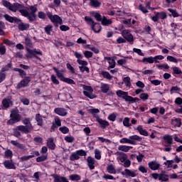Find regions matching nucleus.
Instances as JSON below:
<instances>
[{
  "label": "nucleus",
  "mask_w": 182,
  "mask_h": 182,
  "mask_svg": "<svg viewBox=\"0 0 182 182\" xmlns=\"http://www.w3.org/2000/svg\"><path fill=\"white\" fill-rule=\"evenodd\" d=\"M142 62L143 63H145V64H147V63H155V61H154V57L153 56H150V57H148V58H144L142 59Z\"/></svg>",
  "instance_id": "nucleus-35"
},
{
  "label": "nucleus",
  "mask_w": 182,
  "mask_h": 182,
  "mask_svg": "<svg viewBox=\"0 0 182 182\" xmlns=\"http://www.w3.org/2000/svg\"><path fill=\"white\" fill-rule=\"evenodd\" d=\"M100 22L103 26H109V25L113 23V21L111 18H107L106 16H103Z\"/></svg>",
  "instance_id": "nucleus-20"
},
{
  "label": "nucleus",
  "mask_w": 182,
  "mask_h": 182,
  "mask_svg": "<svg viewBox=\"0 0 182 182\" xmlns=\"http://www.w3.org/2000/svg\"><path fill=\"white\" fill-rule=\"evenodd\" d=\"M82 87L83 89V95L86 97H88V99H96V95L93 94V87L86 85H82Z\"/></svg>",
  "instance_id": "nucleus-5"
},
{
  "label": "nucleus",
  "mask_w": 182,
  "mask_h": 182,
  "mask_svg": "<svg viewBox=\"0 0 182 182\" xmlns=\"http://www.w3.org/2000/svg\"><path fill=\"white\" fill-rule=\"evenodd\" d=\"M116 93L118 97H122L123 99H124L125 102H129V103H136V102H139V100L137 97H133L129 95V92H127L119 90H117Z\"/></svg>",
  "instance_id": "nucleus-3"
},
{
  "label": "nucleus",
  "mask_w": 182,
  "mask_h": 182,
  "mask_svg": "<svg viewBox=\"0 0 182 182\" xmlns=\"http://www.w3.org/2000/svg\"><path fill=\"white\" fill-rule=\"evenodd\" d=\"M95 157L96 160H100L102 159V151L97 149H95Z\"/></svg>",
  "instance_id": "nucleus-48"
},
{
  "label": "nucleus",
  "mask_w": 182,
  "mask_h": 182,
  "mask_svg": "<svg viewBox=\"0 0 182 182\" xmlns=\"http://www.w3.org/2000/svg\"><path fill=\"white\" fill-rule=\"evenodd\" d=\"M4 18H5L6 21L11 22V23H14V22H16V18L12 17L8 14H5Z\"/></svg>",
  "instance_id": "nucleus-46"
},
{
  "label": "nucleus",
  "mask_w": 182,
  "mask_h": 182,
  "mask_svg": "<svg viewBox=\"0 0 182 182\" xmlns=\"http://www.w3.org/2000/svg\"><path fill=\"white\" fill-rule=\"evenodd\" d=\"M23 124L24 125H19L17 126L14 130L13 133L15 137H21L22 134H28V133H31L32 130H33V127L32 124H31V119L30 118H25L22 121Z\"/></svg>",
  "instance_id": "nucleus-2"
},
{
  "label": "nucleus",
  "mask_w": 182,
  "mask_h": 182,
  "mask_svg": "<svg viewBox=\"0 0 182 182\" xmlns=\"http://www.w3.org/2000/svg\"><path fill=\"white\" fill-rule=\"evenodd\" d=\"M130 144H136V141H141V137L138 135H132L129 136Z\"/></svg>",
  "instance_id": "nucleus-21"
},
{
  "label": "nucleus",
  "mask_w": 182,
  "mask_h": 182,
  "mask_svg": "<svg viewBox=\"0 0 182 182\" xmlns=\"http://www.w3.org/2000/svg\"><path fill=\"white\" fill-rule=\"evenodd\" d=\"M85 22H87V25H90L92 27V25H93L94 23H96V22H95L94 20H92V18L91 17L89 16H85Z\"/></svg>",
  "instance_id": "nucleus-45"
},
{
  "label": "nucleus",
  "mask_w": 182,
  "mask_h": 182,
  "mask_svg": "<svg viewBox=\"0 0 182 182\" xmlns=\"http://www.w3.org/2000/svg\"><path fill=\"white\" fill-rule=\"evenodd\" d=\"M36 120L38 126H43V117L40 114L36 115Z\"/></svg>",
  "instance_id": "nucleus-31"
},
{
  "label": "nucleus",
  "mask_w": 182,
  "mask_h": 182,
  "mask_svg": "<svg viewBox=\"0 0 182 182\" xmlns=\"http://www.w3.org/2000/svg\"><path fill=\"white\" fill-rule=\"evenodd\" d=\"M117 160H119L120 163H123L122 165L125 168L130 167V165L132 164L130 160L127 159V154L123 152H117Z\"/></svg>",
  "instance_id": "nucleus-4"
},
{
  "label": "nucleus",
  "mask_w": 182,
  "mask_h": 182,
  "mask_svg": "<svg viewBox=\"0 0 182 182\" xmlns=\"http://www.w3.org/2000/svg\"><path fill=\"white\" fill-rule=\"evenodd\" d=\"M169 176L166 173H160L159 181H168Z\"/></svg>",
  "instance_id": "nucleus-51"
},
{
  "label": "nucleus",
  "mask_w": 182,
  "mask_h": 182,
  "mask_svg": "<svg viewBox=\"0 0 182 182\" xmlns=\"http://www.w3.org/2000/svg\"><path fill=\"white\" fill-rule=\"evenodd\" d=\"M31 82V77H26L23 80L20 82L16 86L17 89H21V87H26L29 82Z\"/></svg>",
  "instance_id": "nucleus-10"
},
{
  "label": "nucleus",
  "mask_w": 182,
  "mask_h": 182,
  "mask_svg": "<svg viewBox=\"0 0 182 182\" xmlns=\"http://www.w3.org/2000/svg\"><path fill=\"white\" fill-rule=\"evenodd\" d=\"M136 130H137V132H139V134H141V136H149V132H147V130L143 129V127L141 125L138 126Z\"/></svg>",
  "instance_id": "nucleus-24"
},
{
  "label": "nucleus",
  "mask_w": 182,
  "mask_h": 182,
  "mask_svg": "<svg viewBox=\"0 0 182 182\" xmlns=\"http://www.w3.org/2000/svg\"><path fill=\"white\" fill-rule=\"evenodd\" d=\"M64 140L67 143H73V141H75V137L72 136L71 135H68L65 136Z\"/></svg>",
  "instance_id": "nucleus-56"
},
{
  "label": "nucleus",
  "mask_w": 182,
  "mask_h": 182,
  "mask_svg": "<svg viewBox=\"0 0 182 182\" xmlns=\"http://www.w3.org/2000/svg\"><path fill=\"white\" fill-rule=\"evenodd\" d=\"M47 146L51 150H55V149H56V145L55 144V142H53V138H49L47 140Z\"/></svg>",
  "instance_id": "nucleus-27"
},
{
  "label": "nucleus",
  "mask_w": 182,
  "mask_h": 182,
  "mask_svg": "<svg viewBox=\"0 0 182 182\" xmlns=\"http://www.w3.org/2000/svg\"><path fill=\"white\" fill-rule=\"evenodd\" d=\"M77 63H78V65H80V66H87V65H89L87 61L82 60L81 59H77Z\"/></svg>",
  "instance_id": "nucleus-60"
},
{
  "label": "nucleus",
  "mask_w": 182,
  "mask_h": 182,
  "mask_svg": "<svg viewBox=\"0 0 182 182\" xmlns=\"http://www.w3.org/2000/svg\"><path fill=\"white\" fill-rule=\"evenodd\" d=\"M169 92L171 95H174V93H178V95H180V92H181V88L178 86H173L171 87Z\"/></svg>",
  "instance_id": "nucleus-32"
},
{
  "label": "nucleus",
  "mask_w": 182,
  "mask_h": 182,
  "mask_svg": "<svg viewBox=\"0 0 182 182\" xmlns=\"http://www.w3.org/2000/svg\"><path fill=\"white\" fill-rule=\"evenodd\" d=\"M171 124L172 126H174V127H181V119L179 118H173L171 119Z\"/></svg>",
  "instance_id": "nucleus-25"
},
{
  "label": "nucleus",
  "mask_w": 182,
  "mask_h": 182,
  "mask_svg": "<svg viewBox=\"0 0 182 182\" xmlns=\"http://www.w3.org/2000/svg\"><path fill=\"white\" fill-rule=\"evenodd\" d=\"M27 53L25 55L27 59H33V58H37L36 55H42V51L39 49L34 48L31 50L29 48H26Z\"/></svg>",
  "instance_id": "nucleus-6"
},
{
  "label": "nucleus",
  "mask_w": 182,
  "mask_h": 182,
  "mask_svg": "<svg viewBox=\"0 0 182 182\" xmlns=\"http://www.w3.org/2000/svg\"><path fill=\"white\" fill-rule=\"evenodd\" d=\"M80 178V176H79L78 174H72L69 176V179L71 181H79Z\"/></svg>",
  "instance_id": "nucleus-41"
},
{
  "label": "nucleus",
  "mask_w": 182,
  "mask_h": 182,
  "mask_svg": "<svg viewBox=\"0 0 182 182\" xmlns=\"http://www.w3.org/2000/svg\"><path fill=\"white\" fill-rule=\"evenodd\" d=\"M149 97V95L147 93H141L139 95V98L141 100H144V102H145V100H147Z\"/></svg>",
  "instance_id": "nucleus-62"
},
{
  "label": "nucleus",
  "mask_w": 182,
  "mask_h": 182,
  "mask_svg": "<svg viewBox=\"0 0 182 182\" xmlns=\"http://www.w3.org/2000/svg\"><path fill=\"white\" fill-rule=\"evenodd\" d=\"M98 141H100L101 143H105L106 144H110V140L107 139L106 138L99 136L98 138Z\"/></svg>",
  "instance_id": "nucleus-58"
},
{
  "label": "nucleus",
  "mask_w": 182,
  "mask_h": 182,
  "mask_svg": "<svg viewBox=\"0 0 182 182\" xmlns=\"http://www.w3.org/2000/svg\"><path fill=\"white\" fill-rule=\"evenodd\" d=\"M116 117H117V114L116 113H112L108 116L107 119L110 122H115Z\"/></svg>",
  "instance_id": "nucleus-59"
},
{
  "label": "nucleus",
  "mask_w": 182,
  "mask_h": 182,
  "mask_svg": "<svg viewBox=\"0 0 182 182\" xmlns=\"http://www.w3.org/2000/svg\"><path fill=\"white\" fill-rule=\"evenodd\" d=\"M90 15H91L92 18H95L98 22H100L103 18L99 11H91Z\"/></svg>",
  "instance_id": "nucleus-19"
},
{
  "label": "nucleus",
  "mask_w": 182,
  "mask_h": 182,
  "mask_svg": "<svg viewBox=\"0 0 182 182\" xmlns=\"http://www.w3.org/2000/svg\"><path fill=\"white\" fill-rule=\"evenodd\" d=\"M122 35L123 38H124V39H126V41L129 42V43H131V45H133V42H134V38L133 37V35H132L130 33V31L124 30L122 33Z\"/></svg>",
  "instance_id": "nucleus-9"
},
{
  "label": "nucleus",
  "mask_w": 182,
  "mask_h": 182,
  "mask_svg": "<svg viewBox=\"0 0 182 182\" xmlns=\"http://www.w3.org/2000/svg\"><path fill=\"white\" fill-rule=\"evenodd\" d=\"M1 3L2 5L5 6V8H7V9H9V11H11L12 12H16V11H19L22 16L28 18L30 22H33V21L36 19V16L35 14H36L38 11V9L35 6H31L30 8L23 7V6L19 3H14L12 4L11 2L6 0H2Z\"/></svg>",
  "instance_id": "nucleus-1"
},
{
  "label": "nucleus",
  "mask_w": 182,
  "mask_h": 182,
  "mask_svg": "<svg viewBox=\"0 0 182 182\" xmlns=\"http://www.w3.org/2000/svg\"><path fill=\"white\" fill-rule=\"evenodd\" d=\"M100 89L102 93H107L110 89V85L109 84L102 82Z\"/></svg>",
  "instance_id": "nucleus-30"
},
{
  "label": "nucleus",
  "mask_w": 182,
  "mask_h": 182,
  "mask_svg": "<svg viewBox=\"0 0 182 182\" xmlns=\"http://www.w3.org/2000/svg\"><path fill=\"white\" fill-rule=\"evenodd\" d=\"M84 56L87 59H90V58H92L93 57V53H92V51L85 50V51H84Z\"/></svg>",
  "instance_id": "nucleus-61"
},
{
  "label": "nucleus",
  "mask_w": 182,
  "mask_h": 182,
  "mask_svg": "<svg viewBox=\"0 0 182 182\" xmlns=\"http://www.w3.org/2000/svg\"><path fill=\"white\" fill-rule=\"evenodd\" d=\"M11 144H13V146L18 147V149H21V150H23V149H25V146H23V144H20L17 141L11 140Z\"/></svg>",
  "instance_id": "nucleus-40"
},
{
  "label": "nucleus",
  "mask_w": 182,
  "mask_h": 182,
  "mask_svg": "<svg viewBox=\"0 0 182 182\" xmlns=\"http://www.w3.org/2000/svg\"><path fill=\"white\" fill-rule=\"evenodd\" d=\"M4 29H6L5 23L0 21V36L5 35V31H4Z\"/></svg>",
  "instance_id": "nucleus-55"
},
{
  "label": "nucleus",
  "mask_w": 182,
  "mask_h": 182,
  "mask_svg": "<svg viewBox=\"0 0 182 182\" xmlns=\"http://www.w3.org/2000/svg\"><path fill=\"white\" fill-rule=\"evenodd\" d=\"M148 166L151 170L156 171V170H159L160 168V164L156 161H150L148 164Z\"/></svg>",
  "instance_id": "nucleus-15"
},
{
  "label": "nucleus",
  "mask_w": 182,
  "mask_h": 182,
  "mask_svg": "<svg viewBox=\"0 0 182 182\" xmlns=\"http://www.w3.org/2000/svg\"><path fill=\"white\" fill-rule=\"evenodd\" d=\"M11 105H12V100L11 98H5L2 100V105L4 109H8Z\"/></svg>",
  "instance_id": "nucleus-23"
},
{
  "label": "nucleus",
  "mask_w": 182,
  "mask_h": 182,
  "mask_svg": "<svg viewBox=\"0 0 182 182\" xmlns=\"http://www.w3.org/2000/svg\"><path fill=\"white\" fill-rule=\"evenodd\" d=\"M10 117L11 118V120L14 122V123H18L21 120V114L18 112V111H12Z\"/></svg>",
  "instance_id": "nucleus-11"
},
{
  "label": "nucleus",
  "mask_w": 182,
  "mask_h": 182,
  "mask_svg": "<svg viewBox=\"0 0 182 182\" xmlns=\"http://www.w3.org/2000/svg\"><path fill=\"white\" fill-rule=\"evenodd\" d=\"M107 60L109 65L108 69H114V68H116V61L114 60V59L110 57H107Z\"/></svg>",
  "instance_id": "nucleus-26"
},
{
  "label": "nucleus",
  "mask_w": 182,
  "mask_h": 182,
  "mask_svg": "<svg viewBox=\"0 0 182 182\" xmlns=\"http://www.w3.org/2000/svg\"><path fill=\"white\" fill-rule=\"evenodd\" d=\"M107 171L109 174H116V173H117V171H116V168L114 167V166L113 164L107 165Z\"/></svg>",
  "instance_id": "nucleus-28"
},
{
  "label": "nucleus",
  "mask_w": 182,
  "mask_h": 182,
  "mask_svg": "<svg viewBox=\"0 0 182 182\" xmlns=\"http://www.w3.org/2000/svg\"><path fill=\"white\" fill-rule=\"evenodd\" d=\"M53 28V26H52V25H48L45 27V31L47 33V35H50Z\"/></svg>",
  "instance_id": "nucleus-64"
},
{
  "label": "nucleus",
  "mask_w": 182,
  "mask_h": 182,
  "mask_svg": "<svg viewBox=\"0 0 182 182\" xmlns=\"http://www.w3.org/2000/svg\"><path fill=\"white\" fill-rule=\"evenodd\" d=\"M164 140H165L168 144H173V136L171 135L166 134L164 136Z\"/></svg>",
  "instance_id": "nucleus-39"
},
{
  "label": "nucleus",
  "mask_w": 182,
  "mask_h": 182,
  "mask_svg": "<svg viewBox=\"0 0 182 182\" xmlns=\"http://www.w3.org/2000/svg\"><path fill=\"white\" fill-rule=\"evenodd\" d=\"M166 60L168 62H172L173 63H178V60H177V58H176V57L171 56V55H168L166 57Z\"/></svg>",
  "instance_id": "nucleus-54"
},
{
  "label": "nucleus",
  "mask_w": 182,
  "mask_h": 182,
  "mask_svg": "<svg viewBox=\"0 0 182 182\" xmlns=\"http://www.w3.org/2000/svg\"><path fill=\"white\" fill-rule=\"evenodd\" d=\"M47 16L51 21L52 23H54V25H62L63 23V21H62V18L58 15H53L50 12H47Z\"/></svg>",
  "instance_id": "nucleus-7"
},
{
  "label": "nucleus",
  "mask_w": 182,
  "mask_h": 182,
  "mask_svg": "<svg viewBox=\"0 0 182 182\" xmlns=\"http://www.w3.org/2000/svg\"><path fill=\"white\" fill-rule=\"evenodd\" d=\"M63 82H64L65 83H68V85H76V82H75V80L68 77H65L63 80Z\"/></svg>",
  "instance_id": "nucleus-57"
},
{
  "label": "nucleus",
  "mask_w": 182,
  "mask_h": 182,
  "mask_svg": "<svg viewBox=\"0 0 182 182\" xmlns=\"http://www.w3.org/2000/svg\"><path fill=\"white\" fill-rule=\"evenodd\" d=\"M86 156V151L82 149L77 150L75 152L72 153L70 156V160L71 161H75V160H79V159H80V156Z\"/></svg>",
  "instance_id": "nucleus-8"
},
{
  "label": "nucleus",
  "mask_w": 182,
  "mask_h": 182,
  "mask_svg": "<svg viewBox=\"0 0 182 182\" xmlns=\"http://www.w3.org/2000/svg\"><path fill=\"white\" fill-rule=\"evenodd\" d=\"M53 69L56 74L57 77H58V79L63 82L65 79V74H63V70H58L55 67H54Z\"/></svg>",
  "instance_id": "nucleus-16"
},
{
  "label": "nucleus",
  "mask_w": 182,
  "mask_h": 182,
  "mask_svg": "<svg viewBox=\"0 0 182 182\" xmlns=\"http://www.w3.org/2000/svg\"><path fill=\"white\" fill-rule=\"evenodd\" d=\"M90 113L92 114L93 117H95L96 120H97V119H100L99 116L97 115L100 113L99 109H90Z\"/></svg>",
  "instance_id": "nucleus-33"
},
{
  "label": "nucleus",
  "mask_w": 182,
  "mask_h": 182,
  "mask_svg": "<svg viewBox=\"0 0 182 182\" xmlns=\"http://www.w3.org/2000/svg\"><path fill=\"white\" fill-rule=\"evenodd\" d=\"M3 164L8 170H15V168H16V166L12 163V161H4Z\"/></svg>",
  "instance_id": "nucleus-17"
},
{
  "label": "nucleus",
  "mask_w": 182,
  "mask_h": 182,
  "mask_svg": "<svg viewBox=\"0 0 182 182\" xmlns=\"http://www.w3.org/2000/svg\"><path fill=\"white\" fill-rule=\"evenodd\" d=\"M123 126H124V127H132V124L130 123V118L129 117L124 118Z\"/></svg>",
  "instance_id": "nucleus-42"
},
{
  "label": "nucleus",
  "mask_w": 182,
  "mask_h": 182,
  "mask_svg": "<svg viewBox=\"0 0 182 182\" xmlns=\"http://www.w3.org/2000/svg\"><path fill=\"white\" fill-rule=\"evenodd\" d=\"M126 59H129V57H124L122 59L118 60L117 61V65H119V66H123V65H126V63H127V60Z\"/></svg>",
  "instance_id": "nucleus-47"
},
{
  "label": "nucleus",
  "mask_w": 182,
  "mask_h": 182,
  "mask_svg": "<svg viewBox=\"0 0 182 182\" xmlns=\"http://www.w3.org/2000/svg\"><path fill=\"white\" fill-rule=\"evenodd\" d=\"M91 28L95 32V33H99L102 31V26H100V23H95L92 25Z\"/></svg>",
  "instance_id": "nucleus-22"
},
{
  "label": "nucleus",
  "mask_w": 182,
  "mask_h": 182,
  "mask_svg": "<svg viewBox=\"0 0 182 182\" xmlns=\"http://www.w3.org/2000/svg\"><path fill=\"white\" fill-rule=\"evenodd\" d=\"M35 157V155H29V156H23L20 158V161H28V160H31V159H33Z\"/></svg>",
  "instance_id": "nucleus-50"
},
{
  "label": "nucleus",
  "mask_w": 182,
  "mask_h": 182,
  "mask_svg": "<svg viewBox=\"0 0 182 182\" xmlns=\"http://www.w3.org/2000/svg\"><path fill=\"white\" fill-rule=\"evenodd\" d=\"M123 82L124 85H126L127 87H130L132 86V81L130 77H124Z\"/></svg>",
  "instance_id": "nucleus-43"
},
{
  "label": "nucleus",
  "mask_w": 182,
  "mask_h": 182,
  "mask_svg": "<svg viewBox=\"0 0 182 182\" xmlns=\"http://www.w3.org/2000/svg\"><path fill=\"white\" fill-rule=\"evenodd\" d=\"M156 15L159 19H166V18H167V14H166L164 11L157 12Z\"/></svg>",
  "instance_id": "nucleus-52"
},
{
  "label": "nucleus",
  "mask_w": 182,
  "mask_h": 182,
  "mask_svg": "<svg viewBox=\"0 0 182 182\" xmlns=\"http://www.w3.org/2000/svg\"><path fill=\"white\" fill-rule=\"evenodd\" d=\"M131 149H133V146H129L127 145H121L118 146V150H119V151H124V153L129 152Z\"/></svg>",
  "instance_id": "nucleus-29"
},
{
  "label": "nucleus",
  "mask_w": 182,
  "mask_h": 182,
  "mask_svg": "<svg viewBox=\"0 0 182 182\" xmlns=\"http://www.w3.org/2000/svg\"><path fill=\"white\" fill-rule=\"evenodd\" d=\"M11 68V64H8L5 67H3L0 72V83H2L4 80H5L6 75L4 73V72H6V70H9V68Z\"/></svg>",
  "instance_id": "nucleus-12"
},
{
  "label": "nucleus",
  "mask_w": 182,
  "mask_h": 182,
  "mask_svg": "<svg viewBox=\"0 0 182 182\" xmlns=\"http://www.w3.org/2000/svg\"><path fill=\"white\" fill-rule=\"evenodd\" d=\"M4 156L6 159H12V156H14V153H12V151H11V149H7L4 152Z\"/></svg>",
  "instance_id": "nucleus-53"
},
{
  "label": "nucleus",
  "mask_w": 182,
  "mask_h": 182,
  "mask_svg": "<svg viewBox=\"0 0 182 182\" xmlns=\"http://www.w3.org/2000/svg\"><path fill=\"white\" fill-rule=\"evenodd\" d=\"M101 75L105 79H107V80H112V79H113V76H112L107 71H102Z\"/></svg>",
  "instance_id": "nucleus-37"
},
{
  "label": "nucleus",
  "mask_w": 182,
  "mask_h": 182,
  "mask_svg": "<svg viewBox=\"0 0 182 182\" xmlns=\"http://www.w3.org/2000/svg\"><path fill=\"white\" fill-rule=\"evenodd\" d=\"M124 173L126 176H128V177H136V176H137V173H136V171L130 169H125Z\"/></svg>",
  "instance_id": "nucleus-36"
},
{
  "label": "nucleus",
  "mask_w": 182,
  "mask_h": 182,
  "mask_svg": "<svg viewBox=\"0 0 182 182\" xmlns=\"http://www.w3.org/2000/svg\"><path fill=\"white\" fill-rule=\"evenodd\" d=\"M90 5L92 6V8H99L100 5H102V3L98 0H90Z\"/></svg>",
  "instance_id": "nucleus-34"
},
{
  "label": "nucleus",
  "mask_w": 182,
  "mask_h": 182,
  "mask_svg": "<svg viewBox=\"0 0 182 182\" xmlns=\"http://www.w3.org/2000/svg\"><path fill=\"white\" fill-rule=\"evenodd\" d=\"M54 113H55V114H58V116L65 117V116L68 114V111H66V109L65 108L58 107L54 109Z\"/></svg>",
  "instance_id": "nucleus-14"
},
{
  "label": "nucleus",
  "mask_w": 182,
  "mask_h": 182,
  "mask_svg": "<svg viewBox=\"0 0 182 182\" xmlns=\"http://www.w3.org/2000/svg\"><path fill=\"white\" fill-rule=\"evenodd\" d=\"M48 160V154H44L36 158L37 163H42V161H46Z\"/></svg>",
  "instance_id": "nucleus-44"
},
{
  "label": "nucleus",
  "mask_w": 182,
  "mask_h": 182,
  "mask_svg": "<svg viewBox=\"0 0 182 182\" xmlns=\"http://www.w3.org/2000/svg\"><path fill=\"white\" fill-rule=\"evenodd\" d=\"M54 124H55V126L58 127H60V126H62V120L59 117L55 116L54 117Z\"/></svg>",
  "instance_id": "nucleus-49"
},
{
  "label": "nucleus",
  "mask_w": 182,
  "mask_h": 182,
  "mask_svg": "<svg viewBox=\"0 0 182 182\" xmlns=\"http://www.w3.org/2000/svg\"><path fill=\"white\" fill-rule=\"evenodd\" d=\"M20 31H28L29 29V23H21L18 24Z\"/></svg>",
  "instance_id": "nucleus-38"
},
{
  "label": "nucleus",
  "mask_w": 182,
  "mask_h": 182,
  "mask_svg": "<svg viewBox=\"0 0 182 182\" xmlns=\"http://www.w3.org/2000/svg\"><path fill=\"white\" fill-rule=\"evenodd\" d=\"M51 82H53V85H59V80L56 78V75H52L50 76Z\"/></svg>",
  "instance_id": "nucleus-63"
},
{
  "label": "nucleus",
  "mask_w": 182,
  "mask_h": 182,
  "mask_svg": "<svg viewBox=\"0 0 182 182\" xmlns=\"http://www.w3.org/2000/svg\"><path fill=\"white\" fill-rule=\"evenodd\" d=\"M96 122L99 123L101 129H106L109 126V122L104 120L102 118H97Z\"/></svg>",
  "instance_id": "nucleus-18"
},
{
  "label": "nucleus",
  "mask_w": 182,
  "mask_h": 182,
  "mask_svg": "<svg viewBox=\"0 0 182 182\" xmlns=\"http://www.w3.org/2000/svg\"><path fill=\"white\" fill-rule=\"evenodd\" d=\"M87 164L90 170H95V164H96V160L92 156H88L87 158Z\"/></svg>",
  "instance_id": "nucleus-13"
}]
</instances>
